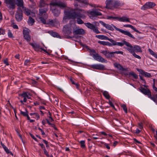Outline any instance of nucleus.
<instances>
[{"label": "nucleus", "instance_id": "f257e3e1", "mask_svg": "<svg viewBox=\"0 0 157 157\" xmlns=\"http://www.w3.org/2000/svg\"><path fill=\"white\" fill-rule=\"evenodd\" d=\"M115 44L116 45H118L121 47L125 45L127 47H124V48L131 53L134 57L139 59H141V57L140 56L136 53H142V48L140 46L135 45L132 46L129 43L124 40L123 41V42H117V43Z\"/></svg>", "mask_w": 157, "mask_h": 157}, {"label": "nucleus", "instance_id": "f03ea898", "mask_svg": "<svg viewBox=\"0 0 157 157\" xmlns=\"http://www.w3.org/2000/svg\"><path fill=\"white\" fill-rule=\"evenodd\" d=\"M16 3L14 0H5V3L6 6L10 10H14L16 8V4L18 6L17 9H21V7L24 6V2L23 0H16Z\"/></svg>", "mask_w": 157, "mask_h": 157}, {"label": "nucleus", "instance_id": "7ed1b4c3", "mask_svg": "<svg viewBox=\"0 0 157 157\" xmlns=\"http://www.w3.org/2000/svg\"><path fill=\"white\" fill-rule=\"evenodd\" d=\"M115 29L116 30L120 32L121 33L124 34V35L127 36L128 37L135 39V37L133 36L132 35L129 31H127L124 30L123 29L118 28L113 25L111 24L109 25V30L113 31Z\"/></svg>", "mask_w": 157, "mask_h": 157}, {"label": "nucleus", "instance_id": "20e7f679", "mask_svg": "<svg viewBox=\"0 0 157 157\" xmlns=\"http://www.w3.org/2000/svg\"><path fill=\"white\" fill-rule=\"evenodd\" d=\"M65 15V16L64 17L63 19H75L76 16L75 9H71L66 11Z\"/></svg>", "mask_w": 157, "mask_h": 157}, {"label": "nucleus", "instance_id": "39448f33", "mask_svg": "<svg viewBox=\"0 0 157 157\" xmlns=\"http://www.w3.org/2000/svg\"><path fill=\"white\" fill-rule=\"evenodd\" d=\"M50 5L52 6H57L60 8H64L67 7V4L60 1V0H52Z\"/></svg>", "mask_w": 157, "mask_h": 157}, {"label": "nucleus", "instance_id": "423d86ee", "mask_svg": "<svg viewBox=\"0 0 157 157\" xmlns=\"http://www.w3.org/2000/svg\"><path fill=\"white\" fill-rule=\"evenodd\" d=\"M63 33L65 36H67V38H71L69 35L72 33V28L71 25H66L64 26L63 29Z\"/></svg>", "mask_w": 157, "mask_h": 157}, {"label": "nucleus", "instance_id": "0eeeda50", "mask_svg": "<svg viewBox=\"0 0 157 157\" xmlns=\"http://www.w3.org/2000/svg\"><path fill=\"white\" fill-rule=\"evenodd\" d=\"M120 5L119 2L117 0H109V9L113 10L116 8Z\"/></svg>", "mask_w": 157, "mask_h": 157}, {"label": "nucleus", "instance_id": "6e6552de", "mask_svg": "<svg viewBox=\"0 0 157 157\" xmlns=\"http://www.w3.org/2000/svg\"><path fill=\"white\" fill-rule=\"evenodd\" d=\"M76 18H84L86 17V11L81 9H75Z\"/></svg>", "mask_w": 157, "mask_h": 157}, {"label": "nucleus", "instance_id": "1a4fd4ad", "mask_svg": "<svg viewBox=\"0 0 157 157\" xmlns=\"http://www.w3.org/2000/svg\"><path fill=\"white\" fill-rule=\"evenodd\" d=\"M113 19L114 20H117L120 22H129V18L127 17L123 16L122 17L109 16V19Z\"/></svg>", "mask_w": 157, "mask_h": 157}, {"label": "nucleus", "instance_id": "9d476101", "mask_svg": "<svg viewBox=\"0 0 157 157\" xmlns=\"http://www.w3.org/2000/svg\"><path fill=\"white\" fill-rule=\"evenodd\" d=\"M30 31V30L26 28H25L23 30L24 38L28 42L30 41L31 39V36L29 34Z\"/></svg>", "mask_w": 157, "mask_h": 157}, {"label": "nucleus", "instance_id": "9b49d317", "mask_svg": "<svg viewBox=\"0 0 157 157\" xmlns=\"http://www.w3.org/2000/svg\"><path fill=\"white\" fill-rule=\"evenodd\" d=\"M29 95L31 96L30 94L28 92H23L22 94H20L19 96L24 98L23 101L21 100L20 101L21 103L24 104V102H26L27 101V98L30 99L31 97H29Z\"/></svg>", "mask_w": 157, "mask_h": 157}, {"label": "nucleus", "instance_id": "f8f14e48", "mask_svg": "<svg viewBox=\"0 0 157 157\" xmlns=\"http://www.w3.org/2000/svg\"><path fill=\"white\" fill-rule=\"evenodd\" d=\"M155 6V4L151 2H147L144 6L141 7V9L145 10L148 9L152 8Z\"/></svg>", "mask_w": 157, "mask_h": 157}, {"label": "nucleus", "instance_id": "ddd939ff", "mask_svg": "<svg viewBox=\"0 0 157 157\" xmlns=\"http://www.w3.org/2000/svg\"><path fill=\"white\" fill-rule=\"evenodd\" d=\"M23 11L21 9H17L15 14V18L18 21H21L23 18Z\"/></svg>", "mask_w": 157, "mask_h": 157}, {"label": "nucleus", "instance_id": "4468645a", "mask_svg": "<svg viewBox=\"0 0 157 157\" xmlns=\"http://www.w3.org/2000/svg\"><path fill=\"white\" fill-rule=\"evenodd\" d=\"M84 24L88 28L93 30V31L96 33H100V32L98 29V28L96 27L93 24L89 22L85 23Z\"/></svg>", "mask_w": 157, "mask_h": 157}, {"label": "nucleus", "instance_id": "2eb2a0df", "mask_svg": "<svg viewBox=\"0 0 157 157\" xmlns=\"http://www.w3.org/2000/svg\"><path fill=\"white\" fill-rule=\"evenodd\" d=\"M101 13L97 10L90 11L88 15L89 17L92 19H94L98 16L101 15Z\"/></svg>", "mask_w": 157, "mask_h": 157}, {"label": "nucleus", "instance_id": "dca6fc26", "mask_svg": "<svg viewBox=\"0 0 157 157\" xmlns=\"http://www.w3.org/2000/svg\"><path fill=\"white\" fill-rule=\"evenodd\" d=\"M139 90L144 94L147 95L148 97H150L151 96V91L149 89H146L142 87H141L139 89Z\"/></svg>", "mask_w": 157, "mask_h": 157}, {"label": "nucleus", "instance_id": "f3484780", "mask_svg": "<svg viewBox=\"0 0 157 157\" xmlns=\"http://www.w3.org/2000/svg\"><path fill=\"white\" fill-rule=\"evenodd\" d=\"M48 9H39V17H44L45 18H47L48 16L47 13Z\"/></svg>", "mask_w": 157, "mask_h": 157}, {"label": "nucleus", "instance_id": "a211bd4d", "mask_svg": "<svg viewBox=\"0 0 157 157\" xmlns=\"http://www.w3.org/2000/svg\"><path fill=\"white\" fill-rule=\"evenodd\" d=\"M29 44L33 47L36 51H39L40 49H41L46 53H48V52L46 50L42 48H40L39 45L36 44H34L33 43H30Z\"/></svg>", "mask_w": 157, "mask_h": 157}, {"label": "nucleus", "instance_id": "6ab92c4d", "mask_svg": "<svg viewBox=\"0 0 157 157\" xmlns=\"http://www.w3.org/2000/svg\"><path fill=\"white\" fill-rule=\"evenodd\" d=\"M75 1H78L79 3V6L81 7H86L88 4V0H75Z\"/></svg>", "mask_w": 157, "mask_h": 157}, {"label": "nucleus", "instance_id": "aec40b11", "mask_svg": "<svg viewBox=\"0 0 157 157\" xmlns=\"http://www.w3.org/2000/svg\"><path fill=\"white\" fill-rule=\"evenodd\" d=\"M94 59L99 61L102 63H107V61L104 58L102 57L101 56H100L98 54H96V55L94 56Z\"/></svg>", "mask_w": 157, "mask_h": 157}, {"label": "nucleus", "instance_id": "412c9836", "mask_svg": "<svg viewBox=\"0 0 157 157\" xmlns=\"http://www.w3.org/2000/svg\"><path fill=\"white\" fill-rule=\"evenodd\" d=\"M48 5L44 0H40L39 2L40 9H48Z\"/></svg>", "mask_w": 157, "mask_h": 157}, {"label": "nucleus", "instance_id": "4be33fe9", "mask_svg": "<svg viewBox=\"0 0 157 157\" xmlns=\"http://www.w3.org/2000/svg\"><path fill=\"white\" fill-rule=\"evenodd\" d=\"M73 33L75 35H83L85 34L84 30L82 29H78L73 31Z\"/></svg>", "mask_w": 157, "mask_h": 157}, {"label": "nucleus", "instance_id": "5701e85b", "mask_svg": "<svg viewBox=\"0 0 157 157\" xmlns=\"http://www.w3.org/2000/svg\"><path fill=\"white\" fill-rule=\"evenodd\" d=\"M110 140V144L112 146L115 147L118 143V142L114 141L113 139L112 136L111 135L109 134V140Z\"/></svg>", "mask_w": 157, "mask_h": 157}, {"label": "nucleus", "instance_id": "b1692460", "mask_svg": "<svg viewBox=\"0 0 157 157\" xmlns=\"http://www.w3.org/2000/svg\"><path fill=\"white\" fill-rule=\"evenodd\" d=\"M91 67L93 69L99 70H103L104 68V67L103 65L98 64L92 65L91 66Z\"/></svg>", "mask_w": 157, "mask_h": 157}, {"label": "nucleus", "instance_id": "393cba45", "mask_svg": "<svg viewBox=\"0 0 157 157\" xmlns=\"http://www.w3.org/2000/svg\"><path fill=\"white\" fill-rule=\"evenodd\" d=\"M114 65L116 68L121 71H128L127 68H124L119 63H115L114 64Z\"/></svg>", "mask_w": 157, "mask_h": 157}, {"label": "nucleus", "instance_id": "a878e982", "mask_svg": "<svg viewBox=\"0 0 157 157\" xmlns=\"http://www.w3.org/2000/svg\"><path fill=\"white\" fill-rule=\"evenodd\" d=\"M51 10L55 16L58 17L60 13V10L56 8H52Z\"/></svg>", "mask_w": 157, "mask_h": 157}, {"label": "nucleus", "instance_id": "bb28decb", "mask_svg": "<svg viewBox=\"0 0 157 157\" xmlns=\"http://www.w3.org/2000/svg\"><path fill=\"white\" fill-rule=\"evenodd\" d=\"M114 99H113L112 98H110V96L109 95V104L110 106L112 107L113 109L116 110L114 105Z\"/></svg>", "mask_w": 157, "mask_h": 157}, {"label": "nucleus", "instance_id": "cd10ccee", "mask_svg": "<svg viewBox=\"0 0 157 157\" xmlns=\"http://www.w3.org/2000/svg\"><path fill=\"white\" fill-rule=\"evenodd\" d=\"M22 9V10L24 11V13L26 15L29 16L30 14L31 11L28 8L24 6L23 7H21Z\"/></svg>", "mask_w": 157, "mask_h": 157}, {"label": "nucleus", "instance_id": "c85d7f7f", "mask_svg": "<svg viewBox=\"0 0 157 157\" xmlns=\"http://www.w3.org/2000/svg\"><path fill=\"white\" fill-rule=\"evenodd\" d=\"M124 27H129L132 29L134 30L135 32H136L138 33H140V32L138 30H137L132 25L129 24H126L124 25Z\"/></svg>", "mask_w": 157, "mask_h": 157}, {"label": "nucleus", "instance_id": "c756f323", "mask_svg": "<svg viewBox=\"0 0 157 157\" xmlns=\"http://www.w3.org/2000/svg\"><path fill=\"white\" fill-rule=\"evenodd\" d=\"M35 22L34 19L30 16H29L27 21L28 24L32 25H33Z\"/></svg>", "mask_w": 157, "mask_h": 157}, {"label": "nucleus", "instance_id": "7c9ffc66", "mask_svg": "<svg viewBox=\"0 0 157 157\" xmlns=\"http://www.w3.org/2000/svg\"><path fill=\"white\" fill-rule=\"evenodd\" d=\"M30 116L34 115L35 117L33 118L36 119L37 120H38L40 118V115L39 114L37 113H31L29 114Z\"/></svg>", "mask_w": 157, "mask_h": 157}, {"label": "nucleus", "instance_id": "2f4dec72", "mask_svg": "<svg viewBox=\"0 0 157 157\" xmlns=\"http://www.w3.org/2000/svg\"><path fill=\"white\" fill-rule=\"evenodd\" d=\"M150 54L152 56L155 57V58L157 59V54L155 53L153 51H152L150 48L148 49Z\"/></svg>", "mask_w": 157, "mask_h": 157}, {"label": "nucleus", "instance_id": "473e14b6", "mask_svg": "<svg viewBox=\"0 0 157 157\" xmlns=\"http://www.w3.org/2000/svg\"><path fill=\"white\" fill-rule=\"evenodd\" d=\"M128 75L130 76H132L134 78L137 79L138 78V75L133 71H131L129 73Z\"/></svg>", "mask_w": 157, "mask_h": 157}, {"label": "nucleus", "instance_id": "72a5a7b5", "mask_svg": "<svg viewBox=\"0 0 157 157\" xmlns=\"http://www.w3.org/2000/svg\"><path fill=\"white\" fill-rule=\"evenodd\" d=\"M20 113L24 117H27V120H29V117L28 115V112H24L21 111H20Z\"/></svg>", "mask_w": 157, "mask_h": 157}, {"label": "nucleus", "instance_id": "f704fd0d", "mask_svg": "<svg viewBox=\"0 0 157 157\" xmlns=\"http://www.w3.org/2000/svg\"><path fill=\"white\" fill-rule=\"evenodd\" d=\"M1 144L7 153L9 154L10 153V151L8 149L7 147H6L2 143V142H1Z\"/></svg>", "mask_w": 157, "mask_h": 157}, {"label": "nucleus", "instance_id": "c9c22d12", "mask_svg": "<svg viewBox=\"0 0 157 157\" xmlns=\"http://www.w3.org/2000/svg\"><path fill=\"white\" fill-rule=\"evenodd\" d=\"M109 41L111 42V43H109V46L112 45H116L115 44L117 43V42L115 40L109 38Z\"/></svg>", "mask_w": 157, "mask_h": 157}, {"label": "nucleus", "instance_id": "e433bc0d", "mask_svg": "<svg viewBox=\"0 0 157 157\" xmlns=\"http://www.w3.org/2000/svg\"><path fill=\"white\" fill-rule=\"evenodd\" d=\"M51 34L53 37L61 38L60 36L59 35L58 33H57L52 32H51Z\"/></svg>", "mask_w": 157, "mask_h": 157}, {"label": "nucleus", "instance_id": "4c0bfd02", "mask_svg": "<svg viewBox=\"0 0 157 157\" xmlns=\"http://www.w3.org/2000/svg\"><path fill=\"white\" fill-rule=\"evenodd\" d=\"M89 49L90 50V55L94 57V56L96 54L95 50L94 49Z\"/></svg>", "mask_w": 157, "mask_h": 157}, {"label": "nucleus", "instance_id": "58836bf2", "mask_svg": "<svg viewBox=\"0 0 157 157\" xmlns=\"http://www.w3.org/2000/svg\"><path fill=\"white\" fill-rule=\"evenodd\" d=\"M47 18L44 17H39V19H40V21L44 24H46V19Z\"/></svg>", "mask_w": 157, "mask_h": 157}, {"label": "nucleus", "instance_id": "ea45409f", "mask_svg": "<svg viewBox=\"0 0 157 157\" xmlns=\"http://www.w3.org/2000/svg\"><path fill=\"white\" fill-rule=\"evenodd\" d=\"M81 145V147L82 148H85L86 147L85 145V141L84 140H81L79 142Z\"/></svg>", "mask_w": 157, "mask_h": 157}, {"label": "nucleus", "instance_id": "a19ab883", "mask_svg": "<svg viewBox=\"0 0 157 157\" xmlns=\"http://www.w3.org/2000/svg\"><path fill=\"white\" fill-rule=\"evenodd\" d=\"M114 53H116L117 54H121V55H123V52L122 51H115L113 52H112L109 53V55L110 54H113Z\"/></svg>", "mask_w": 157, "mask_h": 157}, {"label": "nucleus", "instance_id": "79ce46f5", "mask_svg": "<svg viewBox=\"0 0 157 157\" xmlns=\"http://www.w3.org/2000/svg\"><path fill=\"white\" fill-rule=\"evenodd\" d=\"M96 37H97V38L101 39H107L106 38L107 37L106 36H105L103 35H96Z\"/></svg>", "mask_w": 157, "mask_h": 157}, {"label": "nucleus", "instance_id": "37998d69", "mask_svg": "<svg viewBox=\"0 0 157 157\" xmlns=\"http://www.w3.org/2000/svg\"><path fill=\"white\" fill-rule=\"evenodd\" d=\"M31 63V61L29 60L26 59L24 62V65L26 66L29 65Z\"/></svg>", "mask_w": 157, "mask_h": 157}, {"label": "nucleus", "instance_id": "c03bdc74", "mask_svg": "<svg viewBox=\"0 0 157 157\" xmlns=\"http://www.w3.org/2000/svg\"><path fill=\"white\" fill-rule=\"evenodd\" d=\"M143 75L144 76L146 77H150L151 76V75L150 73L144 71Z\"/></svg>", "mask_w": 157, "mask_h": 157}, {"label": "nucleus", "instance_id": "a18cd8bd", "mask_svg": "<svg viewBox=\"0 0 157 157\" xmlns=\"http://www.w3.org/2000/svg\"><path fill=\"white\" fill-rule=\"evenodd\" d=\"M121 107L123 109V110L124 111V112L127 113V108L126 107V105L125 104H122L121 105Z\"/></svg>", "mask_w": 157, "mask_h": 157}, {"label": "nucleus", "instance_id": "49530a36", "mask_svg": "<svg viewBox=\"0 0 157 157\" xmlns=\"http://www.w3.org/2000/svg\"><path fill=\"white\" fill-rule=\"evenodd\" d=\"M42 141H43L44 143L46 144V147L47 148H49V145L48 144V142L47 141L44 139H42Z\"/></svg>", "mask_w": 157, "mask_h": 157}, {"label": "nucleus", "instance_id": "de8ad7c7", "mask_svg": "<svg viewBox=\"0 0 157 157\" xmlns=\"http://www.w3.org/2000/svg\"><path fill=\"white\" fill-rule=\"evenodd\" d=\"M8 36L9 38H13V35L10 30H9L8 32Z\"/></svg>", "mask_w": 157, "mask_h": 157}, {"label": "nucleus", "instance_id": "09e8293b", "mask_svg": "<svg viewBox=\"0 0 157 157\" xmlns=\"http://www.w3.org/2000/svg\"><path fill=\"white\" fill-rule=\"evenodd\" d=\"M77 22L78 24H82L84 23L83 21L80 19V18H78L77 19Z\"/></svg>", "mask_w": 157, "mask_h": 157}, {"label": "nucleus", "instance_id": "8fccbe9b", "mask_svg": "<svg viewBox=\"0 0 157 157\" xmlns=\"http://www.w3.org/2000/svg\"><path fill=\"white\" fill-rule=\"evenodd\" d=\"M103 94L106 99H108V93L107 91H103Z\"/></svg>", "mask_w": 157, "mask_h": 157}, {"label": "nucleus", "instance_id": "3c124183", "mask_svg": "<svg viewBox=\"0 0 157 157\" xmlns=\"http://www.w3.org/2000/svg\"><path fill=\"white\" fill-rule=\"evenodd\" d=\"M98 42L101 44L103 45H108V42H105L104 41H98Z\"/></svg>", "mask_w": 157, "mask_h": 157}, {"label": "nucleus", "instance_id": "603ef678", "mask_svg": "<svg viewBox=\"0 0 157 157\" xmlns=\"http://www.w3.org/2000/svg\"><path fill=\"white\" fill-rule=\"evenodd\" d=\"M44 154L47 157H49V155L48 152L47 151L46 149L43 150Z\"/></svg>", "mask_w": 157, "mask_h": 157}, {"label": "nucleus", "instance_id": "864d4df0", "mask_svg": "<svg viewBox=\"0 0 157 157\" xmlns=\"http://www.w3.org/2000/svg\"><path fill=\"white\" fill-rule=\"evenodd\" d=\"M153 81H154V82H153V85H152V88H153V89L155 91L157 92V88L155 86V79H153Z\"/></svg>", "mask_w": 157, "mask_h": 157}, {"label": "nucleus", "instance_id": "5fc2aeb1", "mask_svg": "<svg viewBox=\"0 0 157 157\" xmlns=\"http://www.w3.org/2000/svg\"><path fill=\"white\" fill-rule=\"evenodd\" d=\"M136 70L139 73H140L142 75H143L144 72L145 71L144 70L141 69L137 68Z\"/></svg>", "mask_w": 157, "mask_h": 157}, {"label": "nucleus", "instance_id": "6e6d98bb", "mask_svg": "<svg viewBox=\"0 0 157 157\" xmlns=\"http://www.w3.org/2000/svg\"><path fill=\"white\" fill-rule=\"evenodd\" d=\"M5 33V30L1 28H0V35H1V34L4 35Z\"/></svg>", "mask_w": 157, "mask_h": 157}, {"label": "nucleus", "instance_id": "4d7b16f0", "mask_svg": "<svg viewBox=\"0 0 157 157\" xmlns=\"http://www.w3.org/2000/svg\"><path fill=\"white\" fill-rule=\"evenodd\" d=\"M30 136H31V137L33 140H34L35 141L38 142L37 139L32 134L30 133Z\"/></svg>", "mask_w": 157, "mask_h": 157}, {"label": "nucleus", "instance_id": "13d9d810", "mask_svg": "<svg viewBox=\"0 0 157 157\" xmlns=\"http://www.w3.org/2000/svg\"><path fill=\"white\" fill-rule=\"evenodd\" d=\"M101 53L105 55L107 57H108V52L106 51H103L101 52Z\"/></svg>", "mask_w": 157, "mask_h": 157}, {"label": "nucleus", "instance_id": "bf43d9fd", "mask_svg": "<svg viewBox=\"0 0 157 157\" xmlns=\"http://www.w3.org/2000/svg\"><path fill=\"white\" fill-rule=\"evenodd\" d=\"M38 145L41 147V148H42L43 150L45 149L44 146L42 143H39Z\"/></svg>", "mask_w": 157, "mask_h": 157}, {"label": "nucleus", "instance_id": "052dcab7", "mask_svg": "<svg viewBox=\"0 0 157 157\" xmlns=\"http://www.w3.org/2000/svg\"><path fill=\"white\" fill-rule=\"evenodd\" d=\"M138 125L139 128L140 129H141L143 128V125L142 123H139Z\"/></svg>", "mask_w": 157, "mask_h": 157}, {"label": "nucleus", "instance_id": "680f3d73", "mask_svg": "<svg viewBox=\"0 0 157 157\" xmlns=\"http://www.w3.org/2000/svg\"><path fill=\"white\" fill-rule=\"evenodd\" d=\"M4 63L6 65L8 66L9 65V64L8 63V59H6L4 60Z\"/></svg>", "mask_w": 157, "mask_h": 157}, {"label": "nucleus", "instance_id": "e2e57ef3", "mask_svg": "<svg viewBox=\"0 0 157 157\" xmlns=\"http://www.w3.org/2000/svg\"><path fill=\"white\" fill-rule=\"evenodd\" d=\"M100 23L104 26L107 28L106 25L104 22L102 21H100Z\"/></svg>", "mask_w": 157, "mask_h": 157}, {"label": "nucleus", "instance_id": "0e129e2a", "mask_svg": "<svg viewBox=\"0 0 157 157\" xmlns=\"http://www.w3.org/2000/svg\"><path fill=\"white\" fill-rule=\"evenodd\" d=\"M12 27L14 29H18V26L15 24L13 25L12 26Z\"/></svg>", "mask_w": 157, "mask_h": 157}, {"label": "nucleus", "instance_id": "69168bd1", "mask_svg": "<svg viewBox=\"0 0 157 157\" xmlns=\"http://www.w3.org/2000/svg\"><path fill=\"white\" fill-rule=\"evenodd\" d=\"M133 140L134 141V142L136 143H137V144H141L140 142L138 141L136 139V138H134L133 139Z\"/></svg>", "mask_w": 157, "mask_h": 157}, {"label": "nucleus", "instance_id": "338daca9", "mask_svg": "<svg viewBox=\"0 0 157 157\" xmlns=\"http://www.w3.org/2000/svg\"><path fill=\"white\" fill-rule=\"evenodd\" d=\"M74 85H75L77 89H79L80 85L78 83H75Z\"/></svg>", "mask_w": 157, "mask_h": 157}, {"label": "nucleus", "instance_id": "774afa93", "mask_svg": "<svg viewBox=\"0 0 157 157\" xmlns=\"http://www.w3.org/2000/svg\"><path fill=\"white\" fill-rule=\"evenodd\" d=\"M141 130H139V129L137 128L136 129L135 133L137 134H139Z\"/></svg>", "mask_w": 157, "mask_h": 157}]
</instances>
